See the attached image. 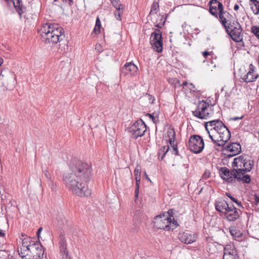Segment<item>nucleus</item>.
Instances as JSON below:
<instances>
[{"mask_svg": "<svg viewBox=\"0 0 259 259\" xmlns=\"http://www.w3.org/2000/svg\"><path fill=\"white\" fill-rule=\"evenodd\" d=\"M229 231L232 236L236 240H240L242 234L239 229L235 226H231Z\"/></svg>", "mask_w": 259, "mask_h": 259, "instance_id": "24", "label": "nucleus"}, {"mask_svg": "<svg viewBox=\"0 0 259 259\" xmlns=\"http://www.w3.org/2000/svg\"><path fill=\"white\" fill-rule=\"evenodd\" d=\"M138 70V67L132 62L126 63L121 68L120 76H133Z\"/></svg>", "mask_w": 259, "mask_h": 259, "instance_id": "15", "label": "nucleus"}, {"mask_svg": "<svg viewBox=\"0 0 259 259\" xmlns=\"http://www.w3.org/2000/svg\"><path fill=\"white\" fill-rule=\"evenodd\" d=\"M135 197H136V199L138 198V194H135Z\"/></svg>", "mask_w": 259, "mask_h": 259, "instance_id": "57", "label": "nucleus"}, {"mask_svg": "<svg viewBox=\"0 0 259 259\" xmlns=\"http://www.w3.org/2000/svg\"><path fill=\"white\" fill-rule=\"evenodd\" d=\"M19 242L21 243V245H19L18 247L19 254L21 252L24 253L25 252L29 250L33 246V243H36L33 241L30 237L23 233L19 237Z\"/></svg>", "mask_w": 259, "mask_h": 259, "instance_id": "11", "label": "nucleus"}, {"mask_svg": "<svg viewBox=\"0 0 259 259\" xmlns=\"http://www.w3.org/2000/svg\"><path fill=\"white\" fill-rule=\"evenodd\" d=\"M136 188L135 193V194H138L139 193V187H140V184H138V183H136Z\"/></svg>", "mask_w": 259, "mask_h": 259, "instance_id": "49", "label": "nucleus"}, {"mask_svg": "<svg viewBox=\"0 0 259 259\" xmlns=\"http://www.w3.org/2000/svg\"><path fill=\"white\" fill-rule=\"evenodd\" d=\"M220 22L234 41L242 40V36L241 35L242 29L235 17L230 14Z\"/></svg>", "mask_w": 259, "mask_h": 259, "instance_id": "5", "label": "nucleus"}, {"mask_svg": "<svg viewBox=\"0 0 259 259\" xmlns=\"http://www.w3.org/2000/svg\"><path fill=\"white\" fill-rule=\"evenodd\" d=\"M208 103L205 101L202 100L199 101L197 105L196 109L194 111H192V113H205V112L207 109Z\"/></svg>", "mask_w": 259, "mask_h": 259, "instance_id": "23", "label": "nucleus"}, {"mask_svg": "<svg viewBox=\"0 0 259 259\" xmlns=\"http://www.w3.org/2000/svg\"><path fill=\"white\" fill-rule=\"evenodd\" d=\"M134 176L136 183L140 184L141 180V169L138 167H136L134 170Z\"/></svg>", "mask_w": 259, "mask_h": 259, "instance_id": "33", "label": "nucleus"}, {"mask_svg": "<svg viewBox=\"0 0 259 259\" xmlns=\"http://www.w3.org/2000/svg\"><path fill=\"white\" fill-rule=\"evenodd\" d=\"M165 20H163L162 17L160 19V22L158 23L155 26L158 28H161L162 26L164 24Z\"/></svg>", "mask_w": 259, "mask_h": 259, "instance_id": "42", "label": "nucleus"}, {"mask_svg": "<svg viewBox=\"0 0 259 259\" xmlns=\"http://www.w3.org/2000/svg\"><path fill=\"white\" fill-rule=\"evenodd\" d=\"M239 8V5L237 4H236L234 7V10L235 11H237Z\"/></svg>", "mask_w": 259, "mask_h": 259, "instance_id": "52", "label": "nucleus"}, {"mask_svg": "<svg viewBox=\"0 0 259 259\" xmlns=\"http://www.w3.org/2000/svg\"><path fill=\"white\" fill-rule=\"evenodd\" d=\"M38 33L41 40L46 44L60 42L61 46L65 45L67 42L63 28L57 23L47 22L43 24Z\"/></svg>", "mask_w": 259, "mask_h": 259, "instance_id": "2", "label": "nucleus"}, {"mask_svg": "<svg viewBox=\"0 0 259 259\" xmlns=\"http://www.w3.org/2000/svg\"><path fill=\"white\" fill-rule=\"evenodd\" d=\"M101 22L99 17H97L96 21V25L93 31L96 34H99L101 32Z\"/></svg>", "mask_w": 259, "mask_h": 259, "instance_id": "30", "label": "nucleus"}, {"mask_svg": "<svg viewBox=\"0 0 259 259\" xmlns=\"http://www.w3.org/2000/svg\"><path fill=\"white\" fill-rule=\"evenodd\" d=\"M226 150L228 153V156L233 157L238 154L241 152V145L238 143H233L226 147Z\"/></svg>", "mask_w": 259, "mask_h": 259, "instance_id": "20", "label": "nucleus"}, {"mask_svg": "<svg viewBox=\"0 0 259 259\" xmlns=\"http://www.w3.org/2000/svg\"><path fill=\"white\" fill-rule=\"evenodd\" d=\"M0 76H2L1 79H3V83H6L8 80H14L13 74L8 69L2 70L0 73Z\"/></svg>", "mask_w": 259, "mask_h": 259, "instance_id": "25", "label": "nucleus"}, {"mask_svg": "<svg viewBox=\"0 0 259 259\" xmlns=\"http://www.w3.org/2000/svg\"><path fill=\"white\" fill-rule=\"evenodd\" d=\"M165 140L168 142L170 146L172 147L174 154L178 155V149L175 143L176 133L175 130L172 128H168L165 136Z\"/></svg>", "mask_w": 259, "mask_h": 259, "instance_id": "14", "label": "nucleus"}, {"mask_svg": "<svg viewBox=\"0 0 259 259\" xmlns=\"http://www.w3.org/2000/svg\"><path fill=\"white\" fill-rule=\"evenodd\" d=\"M195 86L193 85L192 83H189L187 87V89H188L190 92H195Z\"/></svg>", "mask_w": 259, "mask_h": 259, "instance_id": "40", "label": "nucleus"}, {"mask_svg": "<svg viewBox=\"0 0 259 259\" xmlns=\"http://www.w3.org/2000/svg\"><path fill=\"white\" fill-rule=\"evenodd\" d=\"M255 7L256 9V11L255 12L254 10H253V13L255 15H258L259 14V2L258 4H255Z\"/></svg>", "mask_w": 259, "mask_h": 259, "instance_id": "46", "label": "nucleus"}, {"mask_svg": "<svg viewBox=\"0 0 259 259\" xmlns=\"http://www.w3.org/2000/svg\"><path fill=\"white\" fill-rule=\"evenodd\" d=\"M214 106H215V105H209V104L208 103L207 109H206V111H209V112H212V111H213Z\"/></svg>", "mask_w": 259, "mask_h": 259, "instance_id": "45", "label": "nucleus"}, {"mask_svg": "<svg viewBox=\"0 0 259 259\" xmlns=\"http://www.w3.org/2000/svg\"><path fill=\"white\" fill-rule=\"evenodd\" d=\"M159 4L157 2H154L153 3L150 12V15H154L157 13L158 10H159Z\"/></svg>", "mask_w": 259, "mask_h": 259, "instance_id": "29", "label": "nucleus"}, {"mask_svg": "<svg viewBox=\"0 0 259 259\" xmlns=\"http://www.w3.org/2000/svg\"><path fill=\"white\" fill-rule=\"evenodd\" d=\"M69 1V4L70 5H71L73 3V0H68Z\"/></svg>", "mask_w": 259, "mask_h": 259, "instance_id": "55", "label": "nucleus"}, {"mask_svg": "<svg viewBox=\"0 0 259 259\" xmlns=\"http://www.w3.org/2000/svg\"><path fill=\"white\" fill-rule=\"evenodd\" d=\"M209 5L210 13L215 17L219 18L220 22L230 14L229 12L224 10L222 4L217 0L210 1Z\"/></svg>", "mask_w": 259, "mask_h": 259, "instance_id": "7", "label": "nucleus"}, {"mask_svg": "<svg viewBox=\"0 0 259 259\" xmlns=\"http://www.w3.org/2000/svg\"><path fill=\"white\" fill-rule=\"evenodd\" d=\"M59 245L62 259H71L68 254L66 238L64 232H61L59 235Z\"/></svg>", "mask_w": 259, "mask_h": 259, "instance_id": "12", "label": "nucleus"}, {"mask_svg": "<svg viewBox=\"0 0 259 259\" xmlns=\"http://www.w3.org/2000/svg\"><path fill=\"white\" fill-rule=\"evenodd\" d=\"M154 225L158 229H162L166 231H173L179 226L177 221L173 215L168 213L158 215L154 218Z\"/></svg>", "mask_w": 259, "mask_h": 259, "instance_id": "6", "label": "nucleus"}, {"mask_svg": "<svg viewBox=\"0 0 259 259\" xmlns=\"http://www.w3.org/2000/svg\"><path fill=\"white\" fill-rule=\"evenodd\" d=\"M45 175L46 177L47 178V179H48V181L52 180L51 175L48 170H46L45 171Z\"/></svg>", "mask_w": 259, "mask_h": 259, "instance_id": "43", "label": "nucleus"}, {"mask_svg": "<svg viewBox=\"0 0 259 259\" xmlns=\"http://www.w3.org/2000/svg\"><path fill=\"white\" fill-rule=\"evenodd\" d=\"M253 165V161L240 156L234 159L232 163L234 174L239 181H242L245 183H249L251 181L250 177L248 175H245L247 172L250 171Z\"/></svg>", "mask_w": 259, "mask_h": 259, "instance_id": "4", "label": "nucleus"}, {"mask_svg": "<svg viewBox=\"0 0 259 259\" xmlns=\"http://www.w3.org/2000/svg\"><path fill=\"white\" fill-rule=\"evenodd\" d=\"M111 2L116 10H123L124 8V6L120 3L119 0H111Z\"/></svg>", "mask_w": 259, "mask_h": 259, "instance_id": "32", "label": "nucleus"}, {"mask_svg": "<svg viewBox=\"0 0 259 259\" xmlns=\"http://www.w3.org/2000/svg\"><path fill=\"white\" fill-rule=\"evenodd\" d=\"M141 101H148L149 103L151 104L154 103L155 98L153 96L146 93L142 98H141Z\"/></svg>", "mask_w": 259, "mask_h": 259, "instance_id": "28", "label": "nucleus"}, {"mask_svg": "<svg viewBox=\"0 0 259 259\" xmlns=\"http://www.w3.org/2000/svg\"><path fill=\"white\" fill-rule=\"evenodd\" d=\"M8 2H11L14 8H15L16 11L19 14L20 18H21L22 14L23 13V9L24 8L21 4L22 2L20 0H7Z\"/></svg>", "mask_w": 259, "mask_h": 259, "instance_id": "22", "label": "nucleus"}, {"mask_svg": "<svg viewBox=\"0 0 259 259\" xmlns=\"http://www.w3.org/2000/svg\"><path fill=\"white\" fill-rule=\"evenodd\" d=\"M257 198L259 200V197H257Z\"/></svg>", "mask_w": 259, "mask_h": 259, "instance_id": "58", "label": "nucleus"}, {"mask_svg": "<svg viewBox=\"0 0 259 259\" xmlns=\"http://www.w3.org/2000/svg\"><path fill=\"white\" fill-rule=\"evenodd\" d=\"M93 169L90 163L76 161L70 163L69 170L65 173L63 180L66 188L78 197L91 195L88 183L92 176Z\"/></svg>", "mask_w": 259, "mask_h": 259, "instance_id": "1", "label": "nucleus"}, {"mask_svg": "<svg viewBox=\"0 0 259 259\" xmlns=\"http://www.w3.org/2000/svg\"><path fill=\"white\" fill-rule=\"evenodd\" d=\"M251 2H253V4H254V5L255 6V4H258V1L257 0H250Z\"/></svg>", "mask_w": 259, "mask_h": 259, "instance_id": "53", "label": "nucleus"}, {"mask_svg": "<svg viewBox=\"0 0 259 259\" xmlns=\"http://www.w3.org/2000/svg\"><path fill=\"white\" fill-rule=\"evenodd\" d=\"M243 79L244 81H245L246 82H248L247 81V80H248V79L247 78V76H246V75L244 76V78H243Z\"/></svg>", "mask_w": 259, "mask_h": 259, "instance_id": "54", "label": "nucleus"}, {"mask_svg": "<svg viewBox=\"0 0 259 259\" xmlns=\"http://www.w3.org/2000/svg\"><path fill=\"white\" fill-rule=\"evenodd\" d=\"M19 254L22 259H35L34 256L32 255L31 253H29V250L25 252L24 253L23 252L20 253Z\"/></svg>", "mask_w": 259, "mask_h": 259, "instance_id": "31", "label": "nucleus"}, {"mask_svg": "<svg viewBox=\"0 0 259 259\" xmlns=\"http://www.w3.org/2000/svg\"><path fill=\"white\" fill-rule=\"evenodd\" d=\"M189 149L194 153H200L204 148V143L201 137L193 135L190 137L188 142Z\"/></svg>", "mask_w": 259, "mask_h": 259, "instance_id": "9", "label": "nucleus"}, {"mask_svg": "<svg viewBox=\"0 0 259 259\" xmlns=\"http://www.w3.org/2000/svg\"><path fill=\"white\" fill-rule=\"evenodd\" d=\"M208 114H194V115L200 119H204L206 118V116Z\"/></svg>", "mask_w": 259, "mask_h": 259, "instance_id": "48", "label": "nucleus"}, {"mask_svg": "<svg viewBox=\"0 0 259 259\" xmlns=\"http://www.w3.org/2000/svg\"><path fill=\"white\" fill-rule=\"evenodd\" d=\"M243 117H244L243 115H241L240 116H236L234 117L231 118L230 119V120H231L233 121H236L237 120L242 119V118H243Z\"/></svg>", "mask_w": 259, "mask_h": 259, "instance_id": "47", "label": "nucleus"}, {"mask_svg": "<svg viewBox=\"0 0 259 259\" xmlns=\"http://www.w3.org/2000/svg\"><path fill=\"white\" fill-rule=\"evenodd\" d=\"M232 204L228 203L224 200H218L215 201V208L218 211L224 214Z\"/></svg>", "mask_w": 259, "mask_h": 259, "instance_id": "21", "label": "nucleus"}, {"mask_svg": "<svg viewBox=\"0 0 259 259\" xmlns=\"http://www.w3.org/2000/svg\"><path fill=\"white\" fill-rule=\"evenodd\" d=\"M169 149V145H166L162 146L158 152V159L159 160H163L164 156L166 153L168 151Z\"/></svg>", "mask_w": 259, "mask_h": 259, "instance_id": "26", "label": "nucleus"}, {"mask_svg": "<svg viewBox=\"0 0 259 259\" xmlns=\"http://www.w3.org/2000/svg\"><path fill=\"white\" fill-rule=\"evenodd\" d=\"M174 81L176 83L180 84V86L182 87L183 90H187V87L189 83H188L186 81H184L182 84H180V80L176 78L174 79Z\"/></svg>", "mask_w": 259, "mask_h": 259, "instance_id": "38", "label": "nucleus"}, {"mask_svg": "<svg viewBox=\"0 0 259 259\" xmlns=\"http://www.w3.org/2000/svg\"><path fill=\"white\" fill-rule=\"evenodd\" d=\"M237 251L233 245L227 244L224 247L223 259H238Z\"/></svg>", "mask_w": 259, "mask_h": 259, "instance_id": "16", "label": "nucleus"}, {"mask_svg": "<svg viewBox=\"0 0 259 259\" xmlns=\"http://www.w3.org/2000/svg\"><path fill=\"white\" fill-rule=\"evenodd\" d=\"M151 33L150 38V45L152 49L158 53H160L163 49V42L162 40V32L158 29Z\"/></svg>", "mask_w": 259, "mask_h": 259, "instance_id": "10", "label": "nucleus"}, {"mask_svg": "<svg viewBox=\"0 0 259 259\" xmlns=\"http://www.w3.org/2000/svg\"><path fill=\"white\" fill-rule=\"evenodd\" d=\"M209 55V52L207 51H205L203 53V56L204 58H206Z\"/></svg>", "mask_w": 259, "mask_h": 259, "instance_id": "51", "label": "nucleus"}, {"mask_svg": "<svg viewBox=\"0 0 259 259\" xmlns=\"http://www.w3.org/2000/svg\"><path fill=\"white\" fill-rule=\"evenodd\" d=\"M230 198V199L233 201V202H234L235 203H236L238 206L240 205H241V202H239L237 199H235V198H234L232 196H228Z\"/></svg>", "mask_w": 259, "mask_h": 259, "instance_id": "44", "label": "nucleus"}, {"mask_svg": "<svg viewBox=\"0 0 259 259\" xmlns=\"http://www.w3.org/2000/svg\"><path fill=\"white\" fill-rule=\"evenodd\" d=\"M220 173L221 178L228 182L232 183L235 179H237L235 175L234 174V169L230 171L227 167H223L220 169Z\"/></svg>", "mask_w": 259, "mask_h": 259, "instance_id": "17", "label": "nucleus"}, {"mask_svg": "<svg viewBox=\"0 0 259 259\" xmlns=\"http://www.w3.org/2000/svg\"><path fill=\"white\" fill-rule=\"evenodd\" d=\"M210 175L211 174L209 171L205 170L202 175V178L206 180L210 177Z\"/></svg>", "mask_w": 259, "mask_h": 259, "instance_id": "41", "label": "nucleus"}, {"mask_svg": "<svg viewBox=\"0 0 259 259\" xmlns=\"http://www.w3.org/2000/svg\"><path fill=\"white\" fill-rule=\"evenodd\" d=\"M41 230H42V228H39L38 231H37V233L40 232Z\"/></svg>", "mask_w": 259, "mask_h": 259, "instance_id": "56", "label": "nucleus"}, {"mask_svg": "<svg viewBox=\"0 0 259 259\" xmlns=\"http://www.w3.org/2000/svg\"><path fill=\"white\" fill-rule=\"evenodd\" d=\"M251 31L258 39H259V27H257L256 26H252Z\"/></svg>", "mask_w": 259, "mask_h": 259, "instance_id": "36", "label": "nucleus"}, {"mask_svg": "<svg viewBox=\"0 0 259 259\" xmlns=\"http://www.w3.org/2000/svg\"><path fill=\"white\" fill-rule=\"evenodd\" d=\"M205 127L209 138L219 146H224L231 137L230 131L220 120H213L206 122Z\"/></svg>", "mask_w": 259, "mask_h": 259, "instance_id": "3", "label": "nucleus"}, {"mask_svg": "<svg viewBox=\"0 0 259 259\" xmlns=\"http://www.w3.org/2000/svg\"><path fill=\"white\" fill-rule=\"evenodd\" d=\"M224 215L229 221H235L239 218V212L233 204L230 206Z\"/></svg>", "mask_w": 259, "mask_h": 259, "instance_id": "19", "label": "nucleus"}, {"mask_svg": "<svg viewBox=\"0 0 259 259\" xmlns=\"http://www.w3.org/2000/svg\"><path fill=\"white\" fill-rule=\"evenodd\" d=\"M5 237V233L2 230H0V237L4 238Z\"/></svg>", "mask_w": 259, "mask_h": 259, "instance_id": "50", "label": "nucleus"}, {"mask_svg": "<svg viewBox=\"0 0 259 259\" xmlns=\"http://www.w3.org/2000/svg\"><path fill=\"white\" fill-rule=\"evenodd\" d=\"M48 185L52 191L56 190L57 184L53 182V180L48 181Z\"/></svg>", "mask_w": 259, "mask_h": 259, "instance_id": "39", "label": "nucleus"}, {"mask_svg": "<svg viewBox=\"0 0 259 259\" xmlns=\"http://www.w3.org/2000/svg\"><path fill=\"white\" fill-rule=\"evenodd\" d=\"M149 118L151 119L154 123H157L159 122V114H147Z\"/></svg>", "mask_w": 259, "mask_h": 259, "instance_id": "35", "label": "nucleus"}, {"mask_svg": "<svg viewBox=\"0 0 259 259\" xmlns=\"http://www.w3.org/2000/svg\"><path fill=\"white\" fill-rule=\"evenodd\" d=\"M179 240L186 244H191L195 242L197 238V235L196 233H190L186 231L180 232L178 235Z\"/></svg>", "mask_w": 259, "mask_h": 259, "instance_id": "13", "label": "nucleus"}, {"mask_svg": "<svg viewBox=\"0 0 259 259\" xmlns=\"http://www.w3.org/2000/svg\"><path fill=\"white\" fill-rule=\"evenodd\" d=\"M254 70L253 69H250L248 73L246 74V76H247V78L248 79L247 80L248 82H253L258 77V74H254Z\"/></svg>", "mask_w": 259, "mask_h": 259, "instance_id": "27", "label": "nucleus"}, {"mask_svg": "<svg viewBox=\"0 0 259 259\" xmlns=\"http://www.w3.org/2000/svg\"><path fill=\"white\" fill-rule=\"evenodd\" d=\"M123 10L117 9L114 12V16L117 20H121V15L122 14Z\"/></svg>", "mask_w": 259, "mask_h": 259, "instance_id": "37", "label": "nucleus"}, {"mask_svg": "<svg viewBox=\"0 0 259 259\" xmlns=\"http://www.w3.org/2000/svg\"><path fill=\"white\" fill-rule=\"evenodd\" d=\"M207 251L211 254L214 253L217 251L215 244L213 243H208L206 247Z\"/></svg>", "mask_w": 259, "mask_h": 259, "instance_id": "34", "label": "nucleus"}, {"mask_svg": "<svg viewBox=\"0 0 259 259\" xmlns=\"http://www.w3.org/2000/svg\"><path fill=\"white\" fill-rule=\"evenodd\" d=\"M29 251L35 259H42L44 251L42 246L38 242L33 243V246L30 248Z\"/></svg>", "mask_w": 259, "mask_h": 259, "instance_id": "18", "label": "nucleus"}, {"mask_svg": "<svg viewBox=\"0 0 259 259\" xmlns=\"http://www.w3.org/2000/svg\"><path fill=\"white\" fill-rule=\"evenodd\" d=\"M147 130V126L144 121L140 119L136 121L129 129V132L133 139H136L142 137Z\"/></svg>", "mask_w": 259, "mask_h": 259, "instance_id": "8", "label": "nucleus"}]
</instances>
